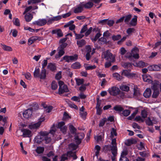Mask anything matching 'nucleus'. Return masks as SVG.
I'll return each instance as SVG.
<instances>
[{
	"mask_svg": "<svg viewBox=\"0 0 161 161\" xmlns=\"http://www.w3.org/2000/svg\"><path fill=\"white\" fill-rule=\"evenodd\" d=\"M102 0H90L87 2H83L81 4L83 6V8L89 9L92 8L94 5V3L98 4Z\"/></svg>",
	"mask_w": 161,
	"mask_h": 161,
	"instance_id": "f257e3e1",
	"label": "nucleus"
},
{
	"mask_svg": "<svg viewBox=\"0 0 161 161\" xmlns=\"http://www.w3.org/2000/svg\"><path fill=\"white\" fill-rule=\"evenodd\" d=\"M102 56L108 61L114 62L115 57L109 50H107L103 52Z\"/></svg>",
	"mask_w": 161,
	"mask_h": 161,
	"instance_id": "f03ea898",
	"label": "nucleus"
},
{
	"mask_svg": "<svg viewBox=\"0 0 161 161\" xmlns=\"http://www.w3.org/2000/svg\"><path fill=\"white\" fill-rule=\"evenodd\" d=\"M139 52L138 49L136 47H135L132 49L131 53H127L126 57L128 58H130L132 56L135 59H138L139 58Z\"/></svg>",
	"mask_w": 161,
	"mask_h": 161,
	"instance_id": "7ed1b4c3",
	"label": "nucleus"
},
{
	"mask_svg": "<svg viewBox=\"0 0 161 161\" xmlns=\"http://www.w3.org/2000/svg\"><path fill=\"white\" fill-rule=\"evenodd\" d=\"M47 134V131H41L39 133L40 135L37 136L35 138V142L38 144L41 143L43 141V136H46Z\"/></svg>",
	"mask_w": 161,
	"mask_h": 161,
	"instance_id": "20e7f679",
	"label": "nucleus"
},
{
	"mask_svg": "<svg viewBox=\"0 0 161 161\" xmlns=\"http://www.w3.org/2000/svg\"><path fill=\"white\" fill-rule=\"evenodd\" d=\"M78 55L75 54L72 56L65 55L63 58V59L67 62H73L76 61L78 59Z\"/></svg>",
	"mask_w": 161,
	"mask_h": 161,
	"instance_id": "39448f33",
	"label": "nucleus"
},
{
	"mask_svg": "<svg viewBox=\"0 0 161 161\" xmlns=\"http://www.w3.org/2000/svg\"><path fill=\"white\" fill-rule=\"evenodd\" d=\"M45 119L44 117L41 118L38 122L35 123H31L29 125L28 127L31 129H35L38 128L42 122L44 121Z\"/></svg>",
	"mask_w": 161,
	"mask_h": 161,
	"instance_id": "423d86ee",
	"label": "nucleus"
},
{
	"mask_svg": "<svg viewBox=\"0 0 161 161\" xmlns=\"http://www.w3.org/2000/svg\"><path fill=\"white\" fill-rule=\"evenodd\" d=\"M108 91L110 95L113 96H116L120 92V90L118 87L115 86H113L109 88Z\"/></svg>",
	"mask_w": 161,
	"mask_h": 161,
	"instance_id": "0eeeda50",
	"label": "nucleus"
},
{
	"mask_svg": "<svg viewBox=\"0 0 161 161\" xmlns=\"http://www.w3.org/2000/svg\"><path fill=\"white\" fill-rule=\"evenodd\" d=\"M84 134L83 133H78L76 135L75 137V141L76 144L79 145L81 142V140L84 138Z\"/></svg>",
	"mask_w": 161,
	"mask_h": 161,
	"instance_id": "6e6552de",
	"label": "nucleus"
},
{
	"mask_svg": "<svg viewBox=\"0 0 161 161\" xmlns=\"http://www.w3.org/2000/svg\"><path fill=\"white\" fill-rule=\"evenodd\" d=\"M58 128H59L60 130L64 134L66 133L67 127L65 125V123L64 122H59L58 124Z\"/></svg>",
	"mask_w": 161,
	"mask_h": 161,
	"instance_id": "1a4fd4ad",
	"label": "nucleus"
},
{
	"mask_svg": "<svg viewBox=\"0 0 161 161\" xmlns=\"http://www.w3.org/2000/svg\"><path fill=\"white\" fill-rule=\"evenodd\" d=\"M47 20L44 19H39L32 23L34 25H37L38 26H42L47 24Z\"/></svg>",
	"mask_w": 161,
	"mask_h": 161,
	"instance_id": "9d476101",
	"label": "nucleus"
},
{
	"mask_svg": "<svg viewBox=\"0 0 161 161\" xmlns=\"http://www.w3.org/2000/svg\"><path fill=\"white\" fill-rule=\"evenodd\" d=\"M84 10L83 6L80 3L79 5H77L74 8V12L75 14L80 13Z\"/></svg>",
	"mask_w": 161,
	"mask_h": 161,
	"instance_id": "9b49d317",
	"label": "nucleus"
},
{
	"mask_svg": "<svg viewBox=\"0 0 161 161\" xmlns=\"http://www.w3.org/2000/svg\"><path fill=\"white\" fill-rule=\"evenodd\" d=\"M21 131L23 133L22 136L24 137H30L32 135L31 131L28 129H22Z\"/></svg>",
	"mask_w": 161,
	"mask_h": 161,
	"instance_id": "f8f14e48",
	"label": "nucleus"
},
{
	"mask_svg": "<svg viewBox=\"0 0 161 161\" xmlns=\"http://www.w3.org/2000/svg\"><path fill=\"white\" fill-rule=\"evenodd\" d=\"M32 113V109L29 108L25 110L23 113L24 117L25 118L28 119L31 117Z\"/></svg>",
	"mask_w": 161,
	"mask_h": 161,
	"instance_id": "ddd939ff",
	"label": "nucleus"
},
{
	"mask_svg": "<svg viewBox=\"0 0 161 161\" xmlns=\"http://www.w3.org/2000/svg\"><path fill=\"white\" fill-rule=\"evenodd\" d=\"M61 17L60 16H58L55 17H51L48 20H47V24L48 25L52 24L55 21H57L60 19Z\"/></svg>",
	"mask_w": 161,
	"mask_h": 161,
	"instance_id": "4468645a",
	"label": "nucleus"
},
{
	"mask_svg": "<svg viewBox=\"0 0 161 161\" xmlns=\"http://www.w3.org/2000/svg\"><path fill=\"white\" fill-rule=\"evenodd\" d=\"M69 91V89L66 85H64L59 87L58 89V93L59 94H61L64 92H67Z\"/></svg>",
	"mask_w": 161,
	"mask_h": 161,
	"instance_id": "2eb2a0df",
	"label": "nucleus"
},
{
	"mask_svg": "<svg viewBox=\"0 0 161 161\" xmlns=\"http://www.w3.org/2000/svg\"><path fill=\"white\" fill-rule=\"evenodd\" d=\"M148 68L149 70L151 71H159L161 69V64L150 66L148 67Z\"/></svg>",
	"mask_w": 161,
	"mask_h": 161,
	"instance_id": "dca6fc26",
	"label": "nucleus"
},
{
	"mask_svg": "<svg viewBox=\"0 0 161 161\" xmlns=\"http://www.w3.org/2000/svg\"><path fill=\"white\" fill-rule=\"evenodd\" d=\"M133 65L135 66L142 68L146 67L147 66L148 64L142 61H140L138 62L134 63L133 64Z\"/></svg>",
	"mask_w": 161,
	"mask_h": 161,
	"instance_id": "f3484780",
	"label": "nucleus"
},
{
	"mask_svg": "<svg viewBox=\"0 0 161 161\" xmlns=\"http://www.w3.org/2000/svg\"><path fill=\"white\" fill-rule=\"evenodd\" d=\"M46 70L45 69H42L39 74V78L41 79H45L46 77Z\"/></svg>",
	"mask_w": 161,
	"mask_h": 161,
	"instance_id": "a211bd4d",
	"label": "nucleus"
},
{
	"mask_svg": "<svg viewBox=\"0 0 161 161\" xmlns=\"http://www.w3.org/2000/svg\"><path fill=\"white\" fill-rule=\"evenodd\" d=\"M47 134L45 136H43V140L45 141L46 143H49L51 141L52 138L51 136H50L49 133L47 132Z\"/></svg>",
	"mask_w": 161,
	"mask_h": 161,
	"instance_id": "6ab92c4d",
	"label": "nucleus"
},
{
	"mask_svg": "<svg viewBox=\"0 0 161 161\" xmlns=\"http://www.w3.org/2000/svg\"><path fill=\"white\" fill-rule=\"evenodd\" d=\"M151 91L150 88H147L143 93V96L146 98L149 97L151 95Z\"/></svg>",
	"mask_w": 161,
	"mask_h": 161,
	"instance_id": "aec40b11",
	"label": "nucleus"
},
{
	"mask_svg": "<svg viewBox=\"0 0 161 161\" xmlns=\"http://www.w3.org/2000/svg\"><path fill=\"white\" fill-rule=\"evenodd\" d=\"M47 68L52 71H54L56 69L55 64L51 63H48L47 66Z\"/></svg>",
	"mask_w": 161,
	"mask_h": 161,
	"instance_id": "412c9836",
	"label": "nucleus"
},
{
	"mask_svg": "<svg viewBox=\"0 0 161 161\" xmlns=\"http://www.w3.org/2000/svg\"><path fill=\"white\" fill-rule=\"evenodd\" d=\"M142 77L144 81L148 83L151 82L152 80L150 76L145 74L142 75Z\"/></svg>",
	"mask_w": 161,
	"mask_h": 161,
	"instance_id": "4be33fe9",
	"label": "nucleus"
},
{
	"mask_svg": "<svg viewBox=\"0 0 161 161\" xmlns=\"http://www.w3.org/2000/svg\"><path fill=\"white\" fill-rule=\"evenodd\" d=\"M67 153L69 157H72L74 160L76 159L77 158V157L76 155L75 152H73L72 151H70Z\"/></svg>",
	"mask_w": 161,
	"mask_h": 161,
	"instance_id": "5701e85b",
	"label": "nucleus"
},
{
	"mask_svg": "<svg viewBox=\"0 0 161 161\" xmlns=\"http://www.w3.org/2000/svg\"><path fill=\"white\" fill-rule=\"evenodd\" d=\"M84 66L86 70H92L96 68L95 65H91L87 64H84Z\"/></svg>",
	"mask_w": 161,
	"mask_h": 161,
	"instance_id": "b1692460",
	"label": "nucleus"
},
{
	"mask_svg": "<svg viewBox=\"0 0 161 161\" xmlns=\"http://www.w3.org/2000/svg\"><path fill=\"white\" fill-rule=\"evenodd\" d=\"M137 16L134 15V17L132 19L130 23V24L132 26H135L137 24Z\"/></svg>",
	"mask_w": 161,
	"mask_h": 161,
	"instance_id": "393cba45",
	"label": "nucleus"
},
{
	"mask_svg": "<svg viewBox=\"0 0 161 161\" xmlns=\"http://www.w3.org/2000/svg\"><path fill=\"white\" fill-rule=\"evenodd\" d=\"M58 54H56L55 56V58L56 59L59 58L63 56L64 53V49H59Z\"/></svg>",
	"mask_w": 161,
	"mask_h": 161,
	"instance_id": "a878e982",
	"label": "nucleus"
},
{
	"mask_svg": "<svg viewBox=\"0 0 161 161\" xmlns=\"http://www.w3.org/2000/svg\"><path fill=\"white\" fill-rule=\"evenodd\" d=\"M81 67L80 64L77 62L73 64L71 66V68L74 69H79Z\"/></svg>",
	"mask_w": 161,
	"mask_h": 161,
	"instance_id": "bb28decb",
	"label": "nucleus"
},
{
	"mask_svg": "<svg viewBox=\"0 0 161 161\" xmlns=\"http://www.w3.org/2000/svg\"><path fill=\"white\" fill-rule=\"evenodd\" d=\"M33 18L32 15L30 13H28L25 15V18L26 21L30 22Z\"/></svg>",
	"mask_w": 161,
	"mask_h": 161,
	"instance_id": "cd10ccee",
	"label": "nucleus"
},
{
	"mask_svg": "<svg viewBox=\"0 0 161 161\" xmlns=\"http://www.w3.org/2000/svg\"><path fill=\"white\" fill-rule=\"evenodd\" d=\"M136 142L134 139H130L127 140L125 142V144L128 146H130L132 144H135Z\"/></svg>",
	"mask_w": 161,
	"mask_h": 161,
	"instance_id": "c85d7f7f",
	"label": "nucleus"
},
{
	"mask_svg": "<svg viewBox=\"0 0 161 161\" xmlns=\"http://www.w3.org/2000/svg\"><path fill=\"white\" fill-rule=\"evenodd\" d=\"M36 36H32L28 39V43L29 45H31L36 41Z\"/></svg>",
	"mask_w": 161,
	"mask_h": 161,
	"instance_id": "c756f323",
	"label": "nucleus"
},
{
	"mask_svg": "<svg viewBox=\"0 0 161 161\" xmlns=\"http://www.w3.org/2000/svg\"><path fill=\"white\" fill-rule=\"evenodd\" d=\"M78 147L77 144H75L74 143H71L69 144V148L71 151L75 150Z\"/></svg>",
	"mask_w": 161,
	"mask_h": 161,
	"instance_id": "7c9ffc66",
	"label": "nucleus"
},
{
	"mask_svg": "<svg viewBox=\"0 0 161 161\" xmlns=\"http://www.w3.org/2000/svg\"><path fill=\"white\" fill-rule=\"evenodd\" d=\"M43 108L45 109V111L46 113H49L52 110L53 107L51 106H47V105H44Z\"/></svg>",
	"mask_w": 161,
	"mask_h": 161,
	"instance_id": "2f4dec72",
	"label": "nucleus"
},
{
	"mask_svg": "<svg viewBox=\"0 0 161 161\" xmlns=\"http://www.w3.org/2000/svg\"><path fill=\"white\" fill-rule=\"evenodd\" d=\"M77 44L79 47H81L86 44V41L84 39L77 41Z\"/></svg>",
	"mask_w": 161,
	"mask_h": 161,
	"instance_id": "473e14b6",
	"label": "nucleus"
},
{
	"mask_svg": "<svg viewBox=\"0 0 161 161\" xmlns=\"http://www.w3.org/2000/svg\"><path fill=\"white\" fill-rule=\"evenodd\" d=\"M44 150V148L43 147H38L36 149V152L38 154L42 153Z\"/></svg>",
	"mask_w": 161,
	"mask_h": 161,
	"instance_id": "72a5a7b5",
	"label": "nucleus"
},
{
	"mask_svg": "<svg viewBox=\"0 0 161 161\" xmlns=\"http://www.w3.org/2000/svg\"><path fill=\"white\" fill-rule=\"evenodd\" d=\"M1 45L2 46V48L4 51H12V49L10 47L5 45H3L2 44H1Z\"/></svg>",
	"mask_w": 161,
	"mask_h": 161,
	"instance_id": "f704fd0d",
	"label": "nucleus"
},
{
	"mask_svg": "<svg viewBox=\"0 0 161 161\" xmlns=\"http://www.w3.org/2000/svg\"><path fill=\"white\" fill-rule=\"evenodd\" d=\"M111 151L112 154L115 155L117 153V147L116 145L113 146L111 147Z\"/></svg>",
	"mask_w": 161,
	"mask_h": 161,
	"instance_id": "c9c22d12",
	"label": "nucleus"
},
{
	"mask_svg": "<svg viewBox=\"0 0 161 161\" xmlns=\"http://www.w3.org/2000/svg\"><path fill=\"white\" fill-rule=\"evenodd\" d=\"M75 80H76V84L78 86H80L83 84L84 82V80L83 79L76 78L75 79Z\"/></svg>",
	"mask_w": 161,
	"mask_h": 161,
	"instance_id": "e433bc0d",
	"label": "nucleus"
},
{
	"mask_svg": "<svg viewBox=\"0 0 161 161\" xmlns=\"http://www.w3.org/2000/svg\"><path fill=\"white\" fill-rule=\"evenodd\" d=\"M120 89L122 91L128 92L129 90V87L126 85H122L119 87Z\"/></svg>",
	"mask_w": 161,
	"mask_h": 161,
	"instance_id": "4c0bfd02",
	"label": "nucleus"
},
{
	"mask_svg": "<svg viewBox=\"0 0 161 161\" xmlns=\"http://www.w3.org/2000/svg\"><path fill=\"white\" fill-rule=\"evenodd\" d=\"M124 17H125V19H124L125 22V23L128 24V23L129 22V21L130 20V19H131V17H132V15L130 14H129Z\"/></svg>",
	"mask_w": 161,
	"mask_h": 161,
	"instance_id": "58836bf2",
	"label": "nucleus"
},
{
	"mask_svg": "<svg viewBox=\"0 0 161 161\" xmlns=\"http://www.w3.org/2000/svg\"><path fill=\"white\" fill-rule=\"evenodd\" d=\"M114 109L115 111L119 112H121L123 110V108L120 105H116L114 106Z\"/></svg>",
	"mask_w": 161,
	"mask_h": 161,
	"instance_id": "ea45409f",
	"label": "nucleus"
},
{
	"mask_svg": "<svg viewBox=\"0 0 161 161\" xmlns=\"http://www.w3.org/2000/svg\"><path fill=\"white\" fill-rule=\"evenodd\" d=\"M134 95L135 96L138 97L140 95L139 90L137 88H134Z\"/></svg>",
	"mask_w": 161,
	"mask_h": 161,
	"instance_id": "a19ab883",
	"label": "nucleus"
},
{
	"mask_svg": "<svg viewBox=\"0 0 161 161\" xmlns=\"http://www.w3.org/2000/svg\"><path fill=\"white\" fill-rule=\"evenodd\" d=\"M107 121V119L104 118L102 119L100 122L99 126L100 127L103 126L105 124V123Z\"/></svg>",
	"mask_w": 161,
	"mask_h": 161,
	"instance_id": "79ce46f5",
	"label": "nucleus"
},
{
	"mask_svg": "<svg viewBox=\"0 0 161 161\" xmlns=\"http://www.w3.org/2000/svg\"><path fill=\"white\" fill-rule=\"evenodd\" d=\"M51 88L53 90H56L58 88V84L55 81H53L51 84Z\"/></svg>",
	"mask_w": 161,
	"mask_h": 161,
	"instance_id": "37998d69",
	"label": "nucleus"
},
{
	"mask_svg": "<svg viewBox=\"0 0 161 161\" xmlns=\"http://www.w3.org/2000/svg\"><path fill=\"white\" fill-rule=\"evenodd\" d=\"M40 74V69H36L34 72V76L35 77H39Z\"/></svg>",
	"mask_w": 161,
	"mask_h": 161,
	"instance_id": "c03bdc74",
	"label": "nucleus"
},
{
	"mask_svg": "<svg viewBox=\"0 0 161 161\" xmlns=\"http://www.w3.org/2000/svg\"><path fill=\"white\" fill-rule=\"evenodd\" d=\"M113 77L116 78L117 80H119L121 79L122 77L118 73H115L113 74Z\"/></svg>",
	"mask_w": 161,
	"mask_h": 161,
	"instance_id": "a18cd8bd",
	"label": "nucleus"
},
{
	"mask_svg": "<svg viewBox=\"0 0 161 161\" xmlns=\"http://www.w3.org/2000/svg\"><path fill=\"white\" fill-rule=\"evenodd\" d=\"M154 91L152 94V97L154 98L157 97L159 94V91L158 90H154Z\"/></svg>",
	"mask_w": 161,
	"mask_h": 161,
	"instance_id": "49530a36",
	"label": "nucleus"
},
{
	"mask_svg": "<svg viewBox=\"0 0 161 161\" xmlns=\"http://www.w3.org/2000/svg\"><path fill=\"white\" fill-rule=\"evenodd\" d=\"M130 110L128 109H125L122 112V114L125 116H127L130 114Z\"/></svg>",
	"mask_w": 161,
	"mask_h": 161,
	"instance_id": "de8ad7c7",
	"label": "nucleus"
},
{
	"mask_svg": "<svg viewBox=\"0 0 161 161\" xmlns=\"http://www.w3.org/2000/svg\"><path fill=\"white\" fill-rule=\"evenodd\" d=\"M101 36V34L100 33V32L97 33L95 35V37L93 38L92 39V40L93 42H95L96 41L99 37Z\"/></svg>",
	"mask_w": 161,
	"mask_h": 161,
	"instance_id": "09e8293b",
	"label": "nucleus"
},
{
	"mask_svg": "<svg viewBox=\"0 0 161 161\" xmlns=\"http://www.w3.org/2000/svg\"><path fill=\"white\" fill-rule=\"evenodd\" d=\"M112 40L114 41H117L119 40L121 38V36L120 35H113L112 37Z\"/></svg>",
	"mask_w": 161,
	"mask_h": 161,
	"instance_id": "8fccbe9b",
	"label": "nucleus"
},
{
	"mask_svg": "<svg viewBox=\"0 0 161 161\" xmlns=\"http://www.w3.org/2000/svg\"><path fill=\"white\" fill-rule=\"evenodd\" d=\"M118 95H119V97L122 99H124L127 97L125 95V93L123 92H121L120 90V92H119Z\"/></svg>",
	"mask_w": 161,
	"mask_h": 161,
	"instance_id": "3c124183",
	"label": "nucleus"
},
{
	"mask_svg": "<svg viewBox=\"0 0 161 161\" xmlns=\"http://www.w3.org/2000/svg\"><path fill=\"white\" fill-rule=\"evenodd\" d=\"M130 70H123L122 73V75H125L128 77V75L130 73Z\"/></svg>",
	"mask_w": 161,
	"mask_h": 161,
	"instance_id": "603ef678",
	"label": "nucleus"
},
{
	"mask_svg": "<svg viewBox=\"0 0 161 161\" xmlns=\"http://www.w3.org/2000/svg\"><path fill=\"white\" fill-rule=\"evenodd\" d=\"M69 128L70 131L72 133L75 132L76 129L72 125H70L69 126Z\"/></svg>",
	"mask_w": 161,
	"mask_h": 161,
	"instance_id": "864d4df0",
	"label": "nucleus"
},
{
	"mask_svg": "<svg viewBox=\"0 0 161 161\" xmlns=\"http://www.w3.org/2000/svg\"><path fill=\"white\" fill-rule=\"evenodd\" d=\"M117 135V133L116 132V130L114 128H113L111 132V137L113 138L114 136H116Z\"/></svg>",
	"mask_w": 161,
	"mask_h": 161,
	"instance_id": "5fc2aeb1",
	"label": "nucleus"
},
{
	"mask_svg": "<svg viewBox=\"0 0 161 161\" xmlns=\"http://www.w3.org/2000/svg\"><path fill=\"white\" fill-rule=\"evenodd\" d=\"M128 153V151L127 149H124L123 150L121 154V157H126Z\"/></svg>",
	"mask_w": 161,
	"mask_h": 161,
	"instance_id": "6e6d98bb",
	"label": "nucleus"
},
{
	"mask_svg": "<svg viewBox=\"0 0 161 161\" xmlns=\"http://www.w3.org/2000/svg\"><path fill=\"white\" fill-rule=\"evenodd\" d=\"M135 31L134 28H129L126 31L127 33L129 34H130L132 33L133 32Z\"/></svg>",
	"mask_w": 161,
	"mask_h": 161,
	"instance_id": "4d7b16f0",
	"label": "nucleus"
},
{
	"mask_svg": "<svg viewBox=\"0 0 161 161\" xmlns=\"http://www.w3.org/2000/svg\"><path fill=\"white\" fill-rule=\"evenodd\" d=\"M111 35V33L109 32L108 30L104 32L103 34V36L107 38L109 36Z\"/></svg>",
	"mask_w": 161,
	"mask_h": 161,
	"instance_id": "13d9d810",
	"label": "nucleus"
},
{
	"mask_svg": "<svg viewBox=\"0 0 161 161\" xmlns=\"http://www.w3.org/2000/svg\"><path fill=\"white\" fill-rule=\"evenodd\" d=\"M14 24L17 26L20 25L19 21L18 18H16L13 21Z\"/></svg>",
	"mask_w": 161,
	"mask_h": 161,
	"instance_id": "bf43d9fd",
	"label": "nucleus"
},
{
	"mask_svg": "<svg viewBox=\"0 0 161 161\" xmlns=\"http://www.w3.org/2000/svg\"><path fill=\"white\" fill-rule=\"evenodd\" d=\"M47 64V59L44 60L42 63V69H44Z\"/></svg>",
	"mask_w": 161,
	"mask_h": 161,
	"instance_id": "052dcab7",
	"label": "nucleus"
},
{
	"mask_svg": "<svg viewBox=\"0 0 161 161\" xmlns=\"http://www.w3.org/2000/svg\"><path fill=\"white\" fill-rule=\"evenodd\" d=\"M11 32L12 33V36L14 37H16L17 35L18 31L16 29H12L11 31Z\"/></svg>",
	"mask_w": 161,
	"mask_h": 161,
	"instance_id": "680f3d73",
	"label": "nucleus"
},
{
	"mask_svg": "<svg viewBox=\"0 0 161 161\" xmlns=\"http://www.w3.org/2000/svg\"><path fill=\"white\" fill-rule=\"evenodd\" d=\"M141 115L143 118H146L147 115V111L145 110H142L141 112Z\"/></svg>",
	"mask_w": 161,
	"mask_h": 161,
	"instance_id": "e2e57ef3",
	"label": "nucleus"
},
{
	"mask_svg": "<svg viewBox=\"0 0 161 161\" xmlns=\"http://www.w3.org/2000/svg\"><path fill=\"white\" fill-rule=\"evenodd\" d=\"M137 112L136 111H135L133 113H132L130 116H129L128 118V119L129 120H131L132 119H133L135 115H136V114H137Z\"/></svg>",
	"mask_w": 161,
	"mask_h": 161,
	"instance_id": "0e129e2a",
	"label": "nucleus"
},
{
	"mask_svg": "<svg viewBox=\"0 0 161 161\" xmlns=\"http://www.w3.org/2000/svg\"><path fill=\"white\" fill-rule=\"evenodd\" d=\"M92 30V28L90 27L86 31L85 33V36H87L89 35L91 32Z\"/></svg>",
	"mask_w": 161,
	"mask_h": 161,
	"instance_id": "69168bd1",
	"label": "nucleus"
},
{
	"mask_svg": "<svg viewBox=\"0 0 161 161\" xmlns=\"http://www.w3.org/2000/svg\"><path fill=\"white\" fill-rule=\"evenodd\" d=\"M75 39H79L82 38L84 36V35L82 34H77L75 33Z\"/></svg>",
	"mask_w": 161,
	"mask_h": 161,
	"instance_id": "338daca9",
	"label": "nucleus"
},
{
	"mask_svg": "<svg viewBox=\"0 0 161 161\" xmlns=\"http://www.w3.org/2000/svg\"><path fill=\"white\" fill-rule=\"evenodd\" d=\"M68 157L67 153V154H64L62 155L61 160L62 161H64L67 159Z\"/></svg>",
	"mask_w": 161,
	"mask_h": 161,
	"instance_id": "774afa93",
	"label": "nucleus"
}]
</instances>
